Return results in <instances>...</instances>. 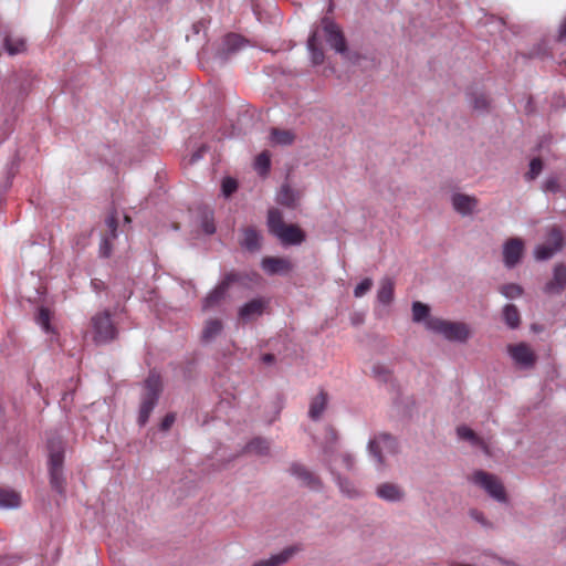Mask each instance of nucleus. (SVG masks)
<instances>
[{
    "label": "nucleus",
    "instance_id": "nucleus-52",
    "mask_svg": "<svg viewBox=\"0 0 566 566\" xmlns=\"http://www.w3.org/2000/svg\"><path fill=\"white\" fill-rule=\"evenodd\" d=\"M274 360H275V356L273 354H264L262 356V361L264 364H272V363H274Z\"/></svg>",
    "mask_w": 566,
    "mask_h": 566
},
{
    "label": "nucleus",
    "instance_id": "nucleus-32",
    "mask_svg": "<svg viewBox=\"0 0 566 566\" xmlns=\"http://www.w3.org/2000/svg\"><path fill=\"white\" fill-rule=\"evenodd\" d=\"M468 101L470 107L478 113H485L489 111L490 101L488 96L482 92L468 93Z\"/></svg>",
    "mask_w": 566,
    "mask_h": 566
},
{
    "label": "nucleus",
    "instance_id": "nucleus-29",
    "mask_svg": "<svg viewBox=\"0 0 566 566\" xmlns=\"http://www.w3.org/2000/svg\"><path fill=\"white\" fill-rule=\"evenodd\" d=\"M325 440L326 441L323 447V452L326 462L328 463V465H331L335 455V446L338 440V432L333 427H327Z\"/></svg>",
    "mask_w": 566,
    "mask_h": 566
},
{
    "label": "nucleus",
    "instance_id": "nucleus-58",
    "mask_svg": "<svg viewBox=\"0 0 566 566\" xmlns=\"http://www.w3.org/2000/svg\"><path fill=\"white\" fill-rule=\"evenodd\" d=\"M379 369H380V367H375L374 373H378Z\"/></svg>",
    "mask_w": 566,
    "mask_h": 566
},
{
    "label": "nucleus",
    "instance_id": "nucleus-7",
    "mask_svg": "<svg viewBox=\"0 0 566 566\" xmlns=\"http://www.w3.org/2000/svg\"><path fill=\"white\" fill-rule=\"evenodd\" d=\"M472 482L481 486L495 501L505 503L507 501L505 489L500 479L485 471H475L472 475Z\"/></svg>",
    "mask_w": 566,
    "mask_h": 566
},
{
    "label": "nucleus",
    "instance_id": "nucleus-1",
    "mask_svg": "<svg viewBox=\"0 0 566 566\" xmlns=\"http://www.w3.org/2000/svg\"><path fill=\"white\" fill-rule=\"evenodd\" d=\"M268 227L283 245H300L305 241V232L296 224H286L282 212L276 208L268 211Z\"/></svg>",
    "mask_w": 566,
    "mask_h": 566
},
{
    "label": "nucleus",
    "instance_id": "nucleus-11",
    "mask_svg": "<svg viewBox=\"0 0 566 566\" xmlns=\"http://www.w3.org/2000/svg\"><path fill=\"white\" fill-rule=\"evenodd\" d=\"M507 352L514 363L523 369L532 368L537 360L535 353L525 343L510 345Z\"/></svg>",
    "mask_w": 566,
    "mask_h": 566
},
{
    "label": "nucleus",
    "instance_id": "nucleus-24",
    "mask_svg": "<svg viewBox=\"0 0 566 566\" xmlns=\"http://www.w3.org/2000/svg\"><path fill=\"white\" fill-rule=\"evenodd\" d=\"M243 238L240 242L241 247L250 252H256L261 249L262 237L260 232L252 227L242 230Z\"/></svg>",
    "mask_w": 566,
    "mask_h": 566
},
{
    "label": "nucleus",
    "instance_id": "nucleus-40",
    "mask_svg": "<svg viewBox=\"0 0 566 566\" xmlns=\"http://www.w3.org/2000/svg\"><path fill=\"white\" fill-rule=\"evenodd\" d=\"M469 515H470V517H471L473 521H475L476 523H479L482 527H484V528H486V530H492V528H494L493 523H492V522H490L481 511H479V510H476V509H471V510L469 511Z\"/></svg>",
    "mask_w": 566,
    "mask_h": 566
},
{
    "label": "nucleus",
    "instance_id": "nucleus-47",
    "mask_svg": "<svg viewBox=\"0 0 566 566\" xmlns=\"http://www.w3.org/2000/svg\"><path fill=\"white\" fill-rule=\"evenodd\" d=\"M109 237L103 239L99 245V255L103 258H108L112 253V245L109 243Z\"/></svg>",
    "mask_w": 566,
    "mask_h": 566
},
{
    "label": "nucleus",
    "instance_id": "nucleus-18",
    "mask_svg": "<svg viewBox=\"0 0 566 566\" xmlns=\"http://www.w3.org/2000/svg\"><path fill=\"white\" fill-rule=\"evenodd\" d=\"M289 472L291 475L298 479L304 485L313 490H318L322 486L319 478L314 475L305 465L298 462H293L289 468Z\"/></svg>",
    "mask_w": 566,
    "mask_h": 566
},
{
    "label": "nucleus",
    "instance_id": "nucleus-2",
    "mask_svg": "<svg viewBox=\"0 0 566 566\" xmlns=\"http://www.w3.org/2000/svg\"><path fill=\"white\" fill-rule=\"evenodd\" d=\"M49 472L50 483L59 493L64 492L65 479L63 475L64 442L59 436L49 438Z\"/></svg>",
    "mask_w": 566,
    "mask_h": 566
},
{
    "label": "nucleus",
    "instance_id": "nucleus-49",
    "mask_svg": "<svg viewBox=\"0 0 566 566\" xmlns=\"http://www.w3.org/2000/svg\"><path fill=\"white\" fill-rule=\"evenodd\" d=\"M557 40L559 42L566 43V18L562 21V23L559 25Z\"/></svg>",
    "mask_w": 566,
    "mask_h": 566
},
{
    "label": "nucleus",
    "instance_id": "nucleus-34",
    "mask_svg": "<svg viewBox=\"0 0 566 566\" xmlns=\"http://www.w3.org/2000/svg\"><path fill=\"white\" fill-rule=\"evenodd\" d=\"M307 48L311 52L312 62L315 65H319L324 62V52L317 46V36L314 32L307 40Z\"/></svg>",
    "mask_w": 566,
    "mask_h": 566
},
{
    "label": "nucleus",
    "instance_id": "nucleus-10",
    "mask_svg": "<svg viewBox=\"0 0 566 566\" xmlns=\"http://www.w3.org/2000/svg\"><path fill=\"white\" fill-rule=\"evenodd\" d=\"M322 25L329 46L337 53L345 54L347 52V44L339 27L326 17L322 19Z\"/></svg>",
    "mask_w": 566,
    "mask_h": 566
},
{
    "label": "nucleus",
    "instance_id": "nucleus-38",
    "mask_svg": "<svg viewBox=\"0 0 566 566\" xmlns=\"http://www.w3.org/2000/svg\"><path fill=\"white\" fill-rule=\"evenodd\" d=\"M270 167H271V159H270V155L266 151H263L256 156L255 161H254V168L261 176L266 175L270 170Z\"/></svg>",
    "mask_w": 566,
    "mask_h": 566
},
{
    "label": "nucleus",
    "instance_id": "nucleus-44",
    "mask_svg": "<svg viewBox=\"0 0 566 566\" xmlns=\"http://www.w3.org/2000/svg\"><path fill=\"white\" fill-rule=\"evenodd\" d=\"M105 224L108 228V235L111 239H115L117 237V218L115 213H111L106 220Z\"/></svg>",
    "mask_w": 566,
    "mask_h": 566
},
{
    "label": "nucleus",
    "instance_id": "nucleus-48",
    "mask_svg": "<svg viewBox=\"0 0 566 566\" xmlns=\"http://www.w3.org/2000/svg\"><path fill=\"white\" fill-rule=\"evenodd\" d=\"M175 420H176V417L174 413H167L160 423V429L163 431L169 430L171 428V426L174 424Z\"/></svg>",
    "mask_w": 566,
    "mask_h": 566
},
{
    "label": "nucleus",
    "instance_id": "nucleus-5",
    "mask_svg": "<svg viewBox=\"0 0 566 566\" xmlns=\"http://www.w3.org/2000/svg\"><path fill=\"white\" fill-rule=\"evenodd\" d=\"M426 328L442 335L450 342L465 343L471 336L469 325L462 322H451L442 318H429L426 322Z\"/></svg>",
    "mask_w": 566,
    "mask_h": 566
},
{
    "label": "nucleus",
    "instance_id": "nucleus-19",
    "mask_svg": "<svg viewBox=\"0 0 566 566\" xmlns=\"http://www.w3.org/2000/svg\"><path fill=\"white\" fill-rule=\"evenodd\" d=\"M566 289V265L556 264L554 268L553 279L544 286L547 294H560Z\"/></svg>",
    "mask_w": 566,
    "mask_h": 566
},
{
    "label": "nucleus",
    "instance_id": "nucleus-55",
    "mask_svg": "<svg viewBox=\"0 0 566 566\" xmlns=\"http://www.w3.org/2000/svg\"><path fill=\"white\" fill-rule=\"evenodd\" d=\"M101 284H102V281H98V280L92 281V285L94 286V289H98Z\"/></svg>",
    "mask_w": 566,
    "mask_h": 566
},
{
    "label": "nucleus",
    "instance_id": "nucleus-26",
    "mask_svg": "<svg viewBox=\"0 0 566 566\" xmlns=\"http://www.w3.org/2000/svg\"><path fill=\"white\" fill-rule=\"evenodd\" d=\"M395 281L385 276L379 281L377 301L382 305H389L394 301Z\"/></svg>",
    "mask_w": 566,
    "mask_h": 566
},
{
    "label": "nucleus",
    "instance_id": "nucleus-33",
    "mask_svg": "<svg viewBox=\"0 0 566 566\" xmlns=\"http://www.w3.org/2000/svg\"><path fill=\"white\" fill-rule=\"evenodd\" d=\"M411 310H412V321L415 323L423 322L426 324V322L429 318H431L430 317V307L424 303L416 301L412 303Z\"/></svg>",
    "mask_w": 566,
    "mask_h": 566
},
{
    "label": "nucleus",
    "instance_id": "nucleus-56",
    "mask_svg": "<svg viewBox=\"0 0 566 566\" xmlns=\"http://www.w3.org/2000/svg\"><path fill=\"white\" fill-rule=\"evenodd\" d=\"M388 373L384 370V380H387Z\"/></svg>",
    "mask_w": 566,
    "mask_h": 566
},
{
    "label": "nucleus",
    "instance_id": "nucleus-45",
    "mask_svg": "<svg viewBox=\"0 0 566 566\" xmlns=\"http://www.w3.org/2000/svg\"><path fill=\"white\" fill-rule=\"evenodd\" d=\"M238 188V184L232 178H224L222 180V192L226 197L231 196Z\"/></svg>",
    "mask_w": 566,
    "mask_h": 566
},
{
    "label": "nucleus",
    "instance_id": "nucleus-28",
    "mask_svg": "<svg viewBox=\"0 0 566 566\" xmlns=\"http://www.w3.org/2000/svg\"><path fill=\"white\" fill-rule=\"evenodd\" d=\"M223 329V324L218 318L208 319L201 332V340L210 343L218 337Z\"/></svg>",
    "mask_w": 566,
    "mask_h": 566
},
{
    "label": "nucleus",
    "instance_id": "nucleus-39",
    "mask_svg": "<svg viewBox=\"0 0 566 566\" xmlns=\"http://www.w3.org/2000/svg\"><path fill=\"white\" fill-rule=\"evenodd\" d=\"M543 170V161L541 158H533L530 163V169L525 174V179L531 181L536 179Z\"/></svg>",
    "mask_w": 566,
    "mask_h": 566
},
{
    "label": "nucleus",
    "instance_id": "nucleus-30",
    "mask_svg": "<svg viewBox=\"0 0 566 566\" xmlns=\"http://www.w3.org/2000/svg\"><path fill=\"white\" fill-rule=\"evenodd\" d=\"M295 134L291 129L272 128L270 132V139L274 145L290 146L295 140Z\"/></svg>",
    "mask_w": 566,
    "mask_h": 566
},
{
    "label": "nucleus",
    "instance_id": "nucleus-12",
    "mask_svg": "<svg viewBox=\"0 0 566 566\" xmlns=\"http://www.w3.org/2000/svg\"><path fill=\"white\" fill-rule=\"evenodd\" d=\"M453 210L462 217H470L478 212L479 199L475 196L454 192L451 196Z\"/></svg>",
    "mask_w": 566,
    "mask_h": 566
},
{
    "label": "nucleus",
    "instance_id": "nucleus-57",
    "mask_svg": "<svg viewBox=\"0 0 566 566\" xmlns=\"http://www.w3.org/2000/svg\"><path fill=\"white\" fill-rule=\"evenodd\" d=\"M328 11H329V12H332V11H333V3H332V2L329 3Z\"/></svg>",
    "mask_w": 566,
    "mask_h": 566
},
{
    "label": "nucleus",
    "instance_id": "nucleus-20",
    "mask_svg": "<svg viewBox=\"0 0 566 566\" xmlns=\"http://www.w3.org/2000/svg\"><path fill=\"white\" fill-rule=\"evenodd\" d=\"M271 441L263 437H255L250 440L241 451V454H254L258 457L271 455Z\"/></svg>",
    "mask_w": 566,
    "mask_h": 566
},
{
    "label": "nucleus",
    "instance_id": "nucleus-36",
    "mask_svg": "<svg viewBox=\"0 0 566 566\" xmlns=\"http://www.w3.org/2000/svg\"><path fill=\"white\" fill-rule=\"evenodd\" d=\"M3 45H4L6 51L10 55L19 54V53H21V52H23L25 50V42H24V40H22V39L13 40L9 35H6V38L3 40Z\"/></svg>",
    "mask_w": 566,
    "mask_h": 566
},
{
    "label": "nucleus",
    "instance_id": "nucleus-22",
    "mask_svg": "<svg viewBox=\"0 0 566 566\" xmlns=\"http://www.w3.org/2000/svg\"><path fill=\"white\" fill-rule=\"evenodd\" d=\"M328 400L329 396L324 389H319L318 394L311 399L308 417L313 421H317L322 418L324 411L327 408Z\"/></svg>",
    "mask_w": 566,
    "mask_h": 566
},
{
    "label": "nucleus",
    "instance_id": "nucleus-50",
    "mask_svg": "<svg viewBox=\"0 0 566 566\" xmlns=\"http://www.w3.org/2000/svg\"><path fill=\"white\" fill-rule=\"evenodd\" d=\"M202 229L207 234H213L216 232V227L213 222L208 219L203 220Z\"/></svg>",
    "mask_w": 566,
    "mask_h": 566
},
{
    "label": "nucleus",
    "instance_id": "nucleus-25",
    "mask_svg": "<svg viewBox=\"0 0 566 566\" xmlns=\"http://www.w3.org/2000/svg\"><path fill=\"white\" fill-rule=\"evenodd\" d=\"M295 553L296 548L290 546L266 559L255 562L252 566H281L289 562Z\"/></svg>",
    "mask_w": 566,
    "mask_h": 566
},
{
    "label": "nucleus",
    "instance_id": "nucleus-16",
    "mask_svg": "<svg viewBox=\"0 0 566 566\" xmlns=\"http://www.w3.org/2000/svg\"><path fill=\"white\" fill-rule=\"evenodd\" d=\"M261 266L269 275H286L290 273L294 265L287 258L280 256H265L262 259Z\"/></svg>",
    "mask_w": 566,
    "mask_h": 566
},
{
    "label": "nucleus",
    "instance_id": "nucleus-27",
    "mask_svg": "<svg viewBox=\"0 0 566 566\" xmlns=\"http://www.w3.org/2000/svg\"><path fill=\"white\" fill-rule=\"evenodd\" d=\"M457 434L459 439L469 441L472 446L481 448L484 452L488 453V446L484 440L479 437L471 428L468 426H459L457 428Z\"/></svg>",
    "mask_w": 566,
    "mask_h": 566
},
{
    "label": "nucleus",
    "instance_id": "nucleus-41",
    "mask_svg": "<svg viewBox=\"0 0 566 566\" xmlns=\"http://www.w3.org/2000/svg\"><path fill=\"white\" fill-rule=\"evenodd\" d=\"M35 319L36 323L44 329V332L49 333L51 331L50 312L48 308L41 307Z\"/></svg>",
    "mask_w": 566,
    "mask_h": 566
},
{
    "label": "nucleus",
    "instance_id": "nucleus-14",
    "mask_svg": "<svg viewBox=\"0 0 566 566\" xmlns=\"http://www.w3.org/2000/svg\"><path fill=\"white\" fill-rule=\"evenodd\" d=\"M375 494L378 499L389 503H400L406 499L405 489L394 482H382L376 486Z\"/></svg>",
    "mask_w": 566,
    "mask_h": 566
},
{
    "label": "nucleus",
    "instance_id": "nucleus-3",
    "mask_svg": "<svg viewBox=\"0 0 566 566\" xmlns=\"http://www.w3.org/2000/svg\"><path fill=\"white\" fill-rule=\"evenodd\" d=\"M367 451L374 459L377 469L382 470L387 467V455H395L399 451V444L395 437L389 433L380 432L369 439Z\"/></svg>",
    "mask_w": 566,
    "mask_h": 566
},
{
    "label": "nucleus",
    "instance_id": "nucleus-53",
    "mask_svg": "<svg viewBox=\"0 0 566 566\" xmlns=\"http://www.w3.org/2000/svg\"><path fill=\"white\" fill-rule=\"evenodd\" d=\"M17 170H18V165H17L15 161H12L10 164V167H9V170H8V175L12 178L15 175Z\"/></svg>",
    "mask_w": 566,
    "mask_h": 566
},
{
    "label": "nucleus",
    "instance_id": "nucleus-37",
    "mask_svg": "<svg viewBox=\"0 0 566 566\" xmlns=\"http://www.w3.org/2000/svg\"><path fill=\"white\" fill-rule=\"evenodd\" d=\"M499 292L509 300H514L521 297L524 293V290L521 285L516 283H507L503 284L499 287Z\"/></svg>",
    "mask_w": 566,
    "mask_h": 566
},
{
    "label": "nucleus",
    "instance_id": "nucleus-4",
    "mask_svg": "<svg viewBox=\"0 0 566 566\" xmlns=\"http://www.w3.org/2000/svg\"><path fill=\"white\" fill-rule=\"evenodd\" d=\"M161 380L159 375L150 373L144 385V392L142 395V401L138 412L139 426H145L153 412L155 406L158 402L161 394Z\"/></svg>",
    "mask_w": 566,
    "mask_h": 566
},
{
    "label": "nucleus",
    "instance_id": "nucleus-51",
    "mask_svg": "<svg viewBox=\"0 0 566 566\" xmlns=\"http://www.w3.org/2000/svg\"><path fill=\"white\" fill-rule=\"evenodd\" d=\"M350 322L353 325H360L364 322V316L361 314L356 313L350 317Z\"/></svg>",
    "mask_w": 566,
    "mask_h": 566
},
{
    "label": "nucleus",
    "instance_id": "nucleus-54",
    "mask_svg": "<svg viewBox=\"0 0 566 566\" xmlns=\"http://www.w3.org/2000/svg\"><path fill=\"white\" fill-rule=\"evenodd\" d=\"M205 150H206V147L203 146V147H202V148H200L197 153H195V154L192 155V157H191V163H195V161H197L198 159H200V158H201V156H202V154H201V153H202V151H205Z\"/></svg>",
    "mask_w": 566,
    "mask_h": 566
},
{
    "label": "nucleus",
    "instance_id": "nucleus-35",
    "mask_svg": "<svg viewBox=\"0 0 566 566\" xmlns=\"http://www.w3.org/2000/svg\"><path fill=\"white\" fill-rule=\"evenodd\" d=\"M20 505V496L18 493L4 489H0V507L14 509Z\"/></svg>",
    "mask_w": 566,
    "mask_h": 566
},
{
    "label": "nucleus",
    "instance_id": "nucleus-15",
    "mask_svg": "<svg viewBox=\"0 0 566 566\" xmlns=\"http://www.w3.org/2000/svg\"><path fill=\"white\" fill-rule=\"evenodd\" d=\"M524 252V242L520 238H511L503 245V262L506 268H514Z\"/></svg>",
    "mask_w": 566,
    "mask_h": 566
},
{
    "label": "nucleus",
    "instance_id": "nucleus-13",
    "mask_svg": "<svg viewBox=\"0 0 566 566\" xmlns=\"http://www.w3.org/2000/svg\"><path fill=\"white\" fill-rule=\"evenodd\" d=\"M269 305V301L263 297L253 298L244 303L238 311L239 319L243 323H250L263 315Z\"/></svg>",
    "mask_w": 566,
    "mask_h": 566
},
{
    "label": "nucleus",
    "instance_id": "nucleus-31",
    "mask_svg": "<svg viewBox=\"0 0 566 566\" xmlns=\"http://www.w3.org/2000/svg\"><path fill=\"white\" fill-rule=\"evenodd\" d=\"M503 321L511 329L518 328L521 324V315L518 308L514 304H506L502 310Z\"/></svg>",
    "mask_w": 566,
    "mask_h": 566
},
{
    "label": "nucleus",
    "instance_id": "nucleus-23",
    "mask_svg": "<svg viewBox=\"0 0 566 566\" xmlns=\"http://www.w3.org/2000/svg\"><path fill=\"white\" fill-rule=\"evenodd\" d=\"M329 471L336 482V484L338 485L340 492L349 497V499H357L359 497L361 494L359 492V490L355 486V484L348 480L347 478L340 475L339 473H337L332 464L329 465Z\"/></svg>",
    "mask_w": 566,
    "mask_h": 566
},
{
    "label": "nucleus",
    "instance_id": "nucleus-17",
    "mask_svg": "<svg viewBox=\"0 0 566 566\" xmlns=\"http://www.w3.org/2000/svg\"><path fill=\"white\" fill-rule=\"evenodd\" d=\"M244 45L245 41L241 35L230 33L224 36L222 46L217 53V57L221 62H226L232 54L244 48Z\"/></svg>",
    "mask_w": 566,
    "mask_h": 566
},
{
    "label": "nucleus",
    "instance_id": "nucleus-46",
    "mask_svg": "<svg viewBox=\"0 0 566 566\" xmlns=\"http://www.w3.org/2000/svg\"><path fill=\"white\" fill-rule=\"evenodd\" d=\"M342 464L348 471H353L355 468V457L349 452H343L338 455Z\"/></svg>",
    "mask_w": 566,
    "mask_h": 566
},
{
    "label": "nucleus",
    "instance_id": "nucleus-9",
    "mask_svg": "<svg viewBox=\"0 0 566 566\" xmlns=\"http://www.w3.org/2000/svg\"><path fill=\"white\" fill-rule=\"evenodd\" d=\"M564 247V234L557 227H552L547 231L546 242L538 244L534 250V256L537 261L551 259Z\"/></svg>",
    "mask_w": 566,
    "mask_h": 566
},
{
    "label": "nucleus",
    "instance_id": "nucleus-21",
    "mask_svg": "<svg viewBox=\"0 0 566 566\" xmlns=\"http://www.w3.org/2000/svg\"><path fill=\"white\" fill-rule=\"evenodd\" d=\"M302 193L294 190L289 184H283L276 195V202L289 209H295L298 206Z\"/></svg>",
    "mask_w": 566,
    "mask_h": 566
},
{
    "label": "nucleus",
    "instance_id": "nucleus-8",
    "mask_svg": "<svg viewBox=\"0 0 566 566\" xmlns=\"http://www.w3.org/2000/svg\"><path fill=\"white\" fill-rule=\"evenodd\" d=\"M242 280V275L237 272L227 273L221 282L208 293V295L202 301V310L208 311L218 306L227 296L230 286L233 283H239Z\"/></svg>",
    "mask_w": 566,
    "mask_h": 566
},
{
    "label": "nucleus",
    "instance_id": "nucleus-42",
    "mask_svg": "<svg viewBox=\"0 0 566 566\" xmlns=\"http://www.w3.org/2000/svg\"><path fill=\"white\" fill-rule=\"evenodd\" d=\"M559 181L556 176H549L548 178L545 179V181L542 185V190L544 192L556 193L559 191Z\"/></svg>",
    "mask_w": 566,
    "mask_h": 566
},
{
    "label": "nucleus",
    "instance_id": "nucleus-43",
    "mask_svg": "<svg viewBox=\"0 0 566 566\" xmlns=\"http://www.w3.org/2000/svg\"><path fill=\"white\" fill-rule=\"evenodd\" d=\"M371 287L373 280L370 277H366L354 289V296L357 298L363 297Z\"/></svg>",
    "mask_w": 566,
    "mask_h": 566
},
{
    "label": "nucleus",
    "instance_id": "nucleus-6",
    "mask_svg": "<svg viewBox=\"0 0 566 566\" xmlns=\"http://www.w3.org/2000/svg\"><path fill=\"white\" fill-rule=\"evenodd\" d=\"M93 342L96 345H105L115 340L118 336V329L112 321L109 311H103L94 314L91 318Z\"/></svg>",
    "mask_w": 566,
    "mask_h": 566
}]
</instances>
